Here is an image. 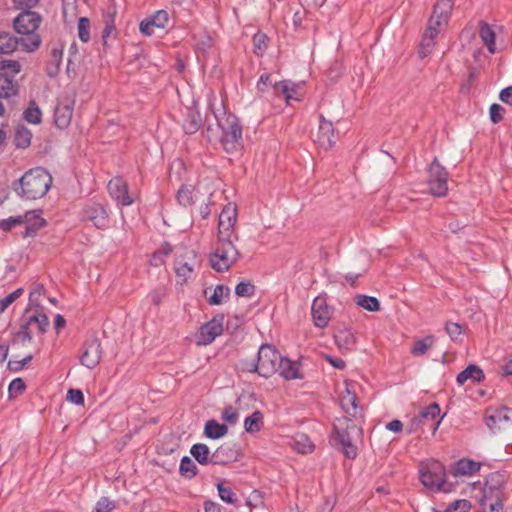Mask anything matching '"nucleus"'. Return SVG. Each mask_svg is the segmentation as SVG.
<instances>
[{
	"label": "nucleus",
	"instance_id": "17",
	"mask_svg": "<svg viewBox=\"0 0 512 512\" xmlns=\"http://www.w3.org/2000/svg\"><path fill=\"white\" fill-rule=\"evenodd\" d=\"M333 311L328 306L326 298L323 296H317L311 306V316L313 323L318 328H325L328 326Z\"/></svg>",
	"mask_w": 512,
	"mask_h": 512
},
{
	"label": "nucleus",
	"instance_id": "29",
	"mask_svg": "<svg viewBox=\"0 0 512 512\" xmlns=\"http://www.w3.org/2000/svg\"><path fill=\"white\" fill-rule=\"evenodd\" d=\"M185 119L182 128L185 134H195L201 127L202 119L199 112L194 108H186Z\"/></svg>",
	"mask_w": 512,
	"mask_h": 512
},
{
	"label": "nucleus",
	"instance_id": "11",
	"mask_svg": "<svg viewBox=\"0 0 512 512\" xmlns=\"http://www.w3.org/2000/svg\"><path fill=\"white\" fill-rule=\"evenodd\" d=\"M21 66L16 60H0V96L9 98L18 91L15 76L20 72Z\"/></svg>",
	"mask_w": 512,
	"mask_h": 512
},
{
	"label": "nucleus",
	"instance_id": "59",
	"mask_svg": "<svg viewBox=\"0 0 512 512\" xmlns=\"http://www.w3.org/2000/svg\"><path fill=\"white\" fill-rule=\"evenodd\" d=\"M25 387V383L21 378H15L10 382L8 391L11 396L18 395L25 390Z\"/></svg>",
	"mask_w": 512,
	"mask_h": 512
},
{
	"label": "nucleus",
	"instance_id": "41",
	"mask_svg": "<svg viewBox=\"0 0 512 512\" xmlns=\"http://www.w3.org/2000/svg\"><path fill=\"white\" fill-rule=\"evenodd\" d=\"M355 302L358 306L367 311L375 312L380 309V303L376 297L359 294L355 297Z\"/></svg>",
	"mask_w": 512,
	"mask_h": 512
},
{
	"label": "nucleus",
	"instance_id": "16",
	"mask_svg": "<svg viewBox=\"0 0 512 512\" xmlns=\"http://www.w3.org/2000/svg\"><path fill=\"white\" fill-rule=\"evenodd\" d=\"M102 357V348L98 339L91 338L83 344L79 361L88 369H94Z\"/></svg>",
	"mask_w": 512,
	"mask_h": 512
},
{
	"label": "nucleus",
	"instance_id": "36",
	"mask_svg": "<svg viewBox=\"0 0 512 512\" xmlns=\"http://www.w3.org/2000/svg\"><path fill=\"white\" fill-rule=\"evenodd\" d=\"M32 132L23 125L15 129L14 144L17 148H27L31 144Z\"/></svg>",
	"mask_w": 512,
	"mask_h": 512
},
{
	"label": "nucleus",
	"instance_id": "26",
	"mask_svg": "<svg viewBox=\"0 0 512 512\" xmlns=\"http://www.w3.org/2000/svg\"><path fill=\"white\" fill-rule=\"evenodd\" d=\"M334 340L341 351H352L356 347L357 338L350 328H340L334 334Z\"/></svg>",
	"mask_w": 512,
	"mask_h": 512
},
{
	"label": "nucleus",
	"instance_id": "40",
	"mask_svg": "<svg viewBox=\"0 0 512 512\" xmlns=\"http://www.w3.org/2000/svg\"><path fill=\"white\" fill-rule=\"evenodd\" d=\"M293 446L297 452L302 454L312 453L315 448L313 442L305 434L296 435Z\"/></svg>",
	"mask_w": 512,
	"mask_h": 512
},
{
	"label": "nucleus",
	"instance_id": "61",
	"mask_svg": "<svg viewBox=\"0 0 512 512\" xmlns=\"http://www.w3.org/2000/svg\"><path fill=\"white\" fill-rule=\"evenodd\" d=\"M222 419L230 424H235L238 420V413L232 406H227L222 412Z\"/></svg>",
	"mask_w": 512,
	"mask_h": 512
},
{
	"label": "nucleus",
	"instance_id": "5",
	"mask_svg": "<svg viewBox=\"0 0 512 512\" xmlns=\"http://www.w3.org/2000/svg\"><path fill=\"white\" fill-rule=\"evenodd\" d=\"M356 430H359L357 425L349 417L337 418L333 425L336 445L348 459L357 456V448L351 439V433Z\"/></svg>",
	"mask_w": 512,
	"mask_h": 512
},
{
	"label": "nucleus",
	"instance_id": "35",
	"mask_svg": "<svg viewBox=\"0 0 512 512\" xmlns=\"http://www.w3.org/2000/svg\"><path fill=\"white\" fill-rule=\"evenodd\" d=\"M435 338L433 335H427L424 338L416 339L413 346L411 347L410 353L414 357H419L428 352V350L434 345Z\"/></svg>",
	"mask_w": 512,
	"mask_h": 512
},
{
	"label": "nucleus",
	"instance_id": "28",
	"mask_svg": "<svg viewBox=\"0 0 512 512\" xmlns=\"http://www.w3.org/2000/svg\"><path fill=\"white\" fill-rule=\"evenodd\" d=\"M485 379L483 370L475 365L469 364L463 371H461L456 378L458 385L462 386L466 381L471 380L472 383H480Z\"/></svg>",
	"mask_w": 512,
	"mask_h": 512
},
{
	"label": "nucleus",
	"instance_id": "52",
	"mask_svg": "<svg viewBox=\"0 0 512 512\" xmlns=\"http://www.w3.org/2000/svg\"><path fill=\"white\" fill-rule=\"evenodd\" d=\"M289 82L290 80L274 81L273 93L277 97H282L287 102V95L289 94Z\"/></svg>",
	"mask_w": 512,
	"mask_h": 512
},
{
	"label": "nucleus",
	"instance_id": "13",
	"mask_svg": "<svg viewBox=\"0 0 512 512\" xmlns=\"http://www.w3.org/2000/svg\"><path fill=\"white\" fill-rule=\"evenodd\" d=\"M197 264V257L194 250L182 249L174 261V270L178 281L183 284L192 275Z\"/></svg>",
	"mask_w": 512,
	"mask_h": 512
},
{
	"label": "nucleus",
	"instance_id": "20",
	"mask_svg": "<svg viewBox=\"0 0 512 512\" xmlns=\"http://www.w3.org/2000/svg\"><path fill=\"white\" fill-rule=\"evenodd\" d=\"M74 99L65 96L58 100L54 112V122L59 129L67 128L72 120L74 110Z\"/></svg>",
	"mask_w": 512,
	"mask_h": 512
},
{
	"label": "nucleus",
	"instance_id": "2",
	"mask_svg": "<svg viewBox=\"0 0 512 512\" xmlns=\"http://www.w3.org/2000/svg\"><path fill=\"white\" fill-rule=\"evenodd\" d=\"M52 184L50 173L41 168L26 172L14 186L18 196L26 200H36L47 194Z\"/></svg>",
	"mask_w": 512,
	"mask_h": 512
},
{
	"label": "nucleus",
	"instance_id": "8",
	"mask_svg": "<svg viewBox=\"0 0 512 512\" xmlns=\"http://www.w3.org/2000/svg\"><path fill=\"white\" fill-rule=\"evenodd\" d=\"M282 355L269 344H262L257 353L256 365H252L253 370L265 378H268L278 372L281 366Z\"/></svg>",
	"mask_w": 512,
	"mask_h": 512
},
{
	"label": "nucleus",
	"instance_id": "25",
	"mask_svg": "<svg viewBox=\"0 0 512 512\" xmlns=\"http://www.w3.org/2000/svg\"><path fill=\"white\" fill-rule=\"evenodd\" d=\"M479 470L480 463L463 458L453 463L448 472V475H452L453 477L471 476Z\"/></svg>",
	"mask_w": 512,
	"mask_h": 512
},
{
	"label": "nucleus",
	"instance_id": "45",
	"mask_svg": "<svg viewBox=\"0 0 512 512\" xmlns=\"http://www.w3.org/2000/svg\"><path fill=\"white\" fill-rule=\"evenodd\" d=\"M79 39L86 43L90 40V21L87 17H81L77 25Z\"/></svg>",
	"mask_w": 512,
	"mask_h": 512
},
{
	"label": "nucleus",
	"instance_id": "32",
	"mask_svg": "<svg viewBox=\"0 0 512 512\" xmlns=\"http://www.w3.org/2000/svg\"><path fill=\"white\" fill-rule=\"evenodd\" d=\"M479 36L483 44L487 47L488 51L490 53H494L496 34L488 23L484 21L479 23Z\"/></svg>",
	"mask_w": 512,
	"mask_h": 512
},
{
	"label": "nucleus",
	"instance_id": "47",
	"mask_svg": "<svg viewBox=\"0 0 512 512\" xmlns=\"http://www.w3.org/2000/svg\"><path fill=\"white\" fill-rule=\"evenodd\" d=\"M255 286L252 282H240L235 287V293L239 297H247L250 298L255 294Z\"/></svg>",
	"mask_w": 512,
	"mask_h": 512
},
{
	"label": "nucleus",
	"instance_id": "55",
	"mask_svg": "<svg viewBox=\"0 0 512 512\" xmlns=\"http://www.w3.org/2000/svg\"><path fill=\"white\" fill-rule=\"evenodd\" d=\"M303 92L300 86L292 81L289 82V94L287 95V104L292 100L301 101L303 99Z\"/></svg>",
	"mask_w": 512,
	"mask_h": 512
},
{
	"label": "nucleus",
	"instance_id": "46",
	"mask_svg": "<svg viewBox=\"0 0 512 512\" xmlns=\"http://www.w3.org/2000/svg\"><path fill=\"white\" fill-rule=\"evenodd\" d=\"M45 293V288L42 284H35L29 293V306L35 308L41 307L40 298Z\"/></svg>",
	"mask_w": 512,
	"mask_h": 512
},
{
	"label": "nucleus",
	"instance_id": "4",
	"mask_svg": "<svg viewBox=\"0 0 512 512\" xmlns=\"http://www.w3.org/2000/svg\"><path fill=\"white\" fill-rule=\"evenodd\" d=\"M220 134L217 136L222 148L229 154L240 151L243 148L242 126L239 119L223 112L217 115L213 112Z\"/></svg>",
	"mask_w": 512,
	"mask_h": 512
},
{
	"label": "nucleus",
	"instance_id": "6",
	"mask_svg": "<svg viewBox=\"0 0 512 512\" xmlns=\"http://www.w3.org/2000/svg\"><path fill=\"white\" fill-rule=\"evenodd\" d=\"M447 473L444 465L438 460H430L420 469V480L425 487L436 488L439 491L449 492L451 485L447 482Z\"/></svg>",
	"mask_w": 512,
	"mask_h": 512
},
{
	"label": "nucleus",
	"instance_id": "14",
	"mask_svg": "<svg viewBox=\"0 0 512 512\" xmlns=\"http://www.w3.org/2000/svg\"><path fill=\"white\" fill-rule=\"evenodd\" d=\"M49 319L47 315L43 312V308H36L33 314L27 315L21 324L19 334L23 337V339L30 340L32 338V330L30 327L35 325L37 327V331L40 334H44L49 327Z\"/></svg>",
	"mask_w": 512,
	"mask_h": 512
},
{
	"label": "nucleus",
	"instance_id": "18",
	"mask_svg": "<svg viewBox=\"0 0 512 512\" xmlns=\"http://www.w3.org/2000/svg\"><path fill=\"white\" fill-rule=\"evenodd\" d=\"M108 192L119 206H130L134 203V197L129 194L127 184L121 177L109 181Z\"/></svg>",
	"mask_w": 512,
	"mask_h": 512
},
{
	"label": "nucleus",
	"instance_id": "7",
	"mask_svg": "<svg viewBox=\"0 0 512 512\" xmlns=\"http://www.w3.org/2000/svg\"><path fill=\"white\" fill-rule=\"evenodd\" d=\"M79 219L99 230H106L110 226L109 211L103 203L98 201L85 203L79 212Z\"/></svg>",
	"mask_w": 512,
	"mask_h": 512
},
{
	"label": "nucleus",
	"instance_id": "56",
	"mask_svg": "<svg viewBox=\"0 0 512 512\" xmlns=\"http://www.w3.org/2000/svg\"><path fill=\"white\" fill-rule=\"evenodd\" d=\"M470 507L468 500H456L444 512H468Z\"/></svg>",
	"mask_w": 512,
	"mask_h": 512
},
{
	"label": "nucleus",
	"instance_id": "37",
	"mask_svg": "<svg viewBox=\"0 0 512 512\" xmlns=\"http://www.w3.org/2000/svg\"><path fill=\"white\" fill-rule=\"evenodd\" d=\"M179 473L185 479H192L197 476L199 469L190 457L184 456L180 461Z\"/></svg>",
	"mask_w": 512,
	"mask_h": 512
},
{
	"label": "nucleus",
	"instance_id": "64",
	"mask_svg": "<svg viewBox=\"0 0 512 512\" xmlns=\"http://www.w3.org/2000/svg\"><path fill=\"white\" fill-rule=\"evenodd\" d=\"M499 98L502 102L512 106V86L502 89Z\"/></svg>",
	"mask_w": 512,
	"mask_h": 512
},
{
	"label": "nucleus",
	"instance_id": "24",
	"mask_svg": "<svg viewBox=\"0 0 512 512\" xmlns=\"http://www.w3.org/2000/svg\"><path fill=\"white\" fill-rule=\"evenodd\" d=\"M222 332V320L213 318L201 326L198 336V343L203 345L210 344L215 340L217 336L221 335Z\"/></svg>",
	"mask_w": 512,
	"mask_h": 512
},
{
	"label": "nucleus",
	"instance_id": "49",
	"mask_svg": "<svg viewBox=\"0 0 512 512\" xmlns=\"http://www.w3.org/2000/svg\"><path fill=\"white\" fill-rule=\"evenodd\" d=\"M177 200L183 206H188L193 203V189L191 187L183 186L177 192Z\"/></svg>",
	"mask_w": 512,
	"mask_h": 512
},
{
	"label": "nucleus",
	"instance_id": "44",
	"mask_svg": "<svg viewBox=\"0 0 512 512\" xmlns=\"http://www.w3.org/2000/svg\"><path fill=\"white\" fill-rule=\"evenodd\" d=\"M216 486L222 501L233 505L237 504L238 498L230 487L224 486L222 482H218Z\"/></svg>",
	"mask_w": 512,
	"mask_h": 512
},
{
	"label": "nucleus",
	"instance_id": "43",
	"mask_svg": "<svg viewBox=\"0 0 512 512\" xmlns=\"http://www.w3.org/2000/svg\"><path fill=\"white\" fill-rule=\"evenodd\" d=\"M160 15V10L155 11L154 15L145 18L140 23V31L142 34L150 36L154 32V28H159L160 23L157 22V17Z\"/></svg>",
	"mask_w": 512,
	"mask_h": 512
},
{
	"label": "nucleus",
	"instance_id": "3",
	"mask_svg": "<svg viewBox=\"0 0 512 512\" xmlns=\"http://www.w3.org/2000/svg\"><path fill=\"white\" fill-rule=\"evenodd\" d=\"M32 8L21 9L22 12L14 19V28L22 37L20 45L26 52H34L41 44L37 30L42 21L41 16L31 11Z\"/></svg>",
	"mask_w": 512,
	"mask_h": 512
},
{
	"label": "nucleus",
	"instance_id": "34",
	"mask_svg": "<svg viewBox=\"0 0 512 512\" xmlns=\"http://www.w3.org/2000/svg\"><path fill=\"white\" fill-rule=\"evenodd\" d=\"M264 423L263 413L259 410L254 411L244 420V429L247 433L254 434L259 432Z\"/></svg>",
	"mask_w": 512,
	"mask_h": 512
},
{
	"label": "nucleus",
	"instance_id": "57",
	"mask_svg": "<svg viewBox=\"0 0 512 512\" xmlns=\"http://www.w3.org/2000/svg\"><path fill=\"white\" fill-rule=\"evenodd\" d=\"M503 112L504 108L501 105L497 103L492 104L489 109L491 122L494 124L501 122L503 119Z\"/></svg>",
	"mask_w": 512,
	"mask_h": 512
},
{
	"label": "nucleus",
	"instance_id": "21",
	"mask_svg": "<svg viewBox=\"0 0 512 512\" xmlns=\"http://www.w3.org/2000/svg\"><path fill=\"white\" fill-rule=\"evenodd\" d=\"M319 127L315 138V143L324 150L331 149L336 143V137L332 122L325 119L323 115L319 117Z\"/></svg>",
	"mask_w": 512,
	"mask_h": 512
},
{
	"label": "nucleus",
	"instance_id": "19",
	"mask_svg": "<svg viewBox=\"0 0 512 512\" xmlns=\"http://www.w3.org/2000/svg\"><path fill=\"white\" fill-rule=\"evenodd\" d=\"M241 453L236 443L224 442L212 452L213 465L225 466L238 461Z\"/></svg>",
	"mask_w": 512,
	"mask_h": 512
},
{
	"label": "nucleus",
	"instance_id": "63",
	"mask_svg": "<svg viewBox=\"0 0 512 512\" xmlns=\"http://www.w3.org/2000/svg\"><path fill=\"white\" fill-rule=\"evenodd\" d=\"M267 36L262 33H257L253 37L254 47L256 50H264L267 48Z\"/></svg>",
	"mask_w": 512,
	"mask_h": 512
},
{
	"label": "nucleus",
	"instance_id": "50",
	"mask_svg": "<svg viewBox=\"0 0 512 512\" xmlns=\"http://www.w3.org/2000/svg\"><path fill=\"white\" fill-rule=\"evenodd\" d=\"M445 331L452 341H458L464 331V328L457 322L448 321L445 325Z\"/></svg>",
	"mask_w": 512,
	"mask_h": 512
},
{
	"label": "nucleus",
	"instance_id": "27",
	"mask_svg": "<svg viewBox=\"0 0 512 512\" xmlns=\"http://www.w3.org/2000/svg\"><path fill=\"white\" fill-rule=\"evenodd\" d=\"M484 420L490 430L496 431L501 428L503 422L509 421L510 417L506 408L488 409L486 410Z\"/></svg>",
	"mask_w": 512,
	"mask_h": 512
},
{
	"label": "nucleus",
	"instance_id": "12",
	"mask_svg": "<svg viewBox=\"0 0 512 512\" xmlns=\"http://www.w3.org/2000/svg\"><path fill=\"white\" fill-rule=\"evenodd\" d=\"M33 219H35V223L27 226L24 234L25 237H29L35 234L37 229L44 226L45 224V220L41 218L35 211L27 212L25 215H18L15 217H9L7 219L1 220L0 230L8 232L12 230L15 226L21 225L23 223H28Z\"/></svg>",
	"mask_w": 512,
	"mask_h": 512
},
{
	"label": "nucleus",
	"instance_id": "15",
	"mask_svg": "<svg viewBox=\"0 0 512 512\" xmlns=\"http://www.w3.org/2000/svg\"><path fill=\"white\" fill-rule=\"evenodd\" d=\"M439 415L440 407L438 403L434 402L422 409L420 414L412 419V424H416V426H422V431H424V428L427 427L432 431V434H435L443 418L440 417L438 419Z\"/></svg>",
	"mask_w": 512,
	"mask_h": 512
},
{
	"label": "nucleus",
	"instance_id": "53",
	"mask_svg": "<svg viewBox=\"0 0 512 512\" xmlns=\"http://www.w3.org/2000/svg\"><path fill=\"white\" fill-rule=\"evenodd\" d=\"M116 508V502L108 497H101L95 506V512H112Z\"/></svg>",
	"mask_w": 512,
	"mask_h": 512
},
{
	"label": "nucleus",
	"instance_id": "54",
	"mask_svg": "<svg viewBox=\"0 0 512 512\" xmlns=\"http://www.w3.org/2000/svg\"><path fill=\"white\" fill-rule=\"evenodd\" d=\"M434 46H435V41L422 36V39H421V42L419 45V50H418L419 57L422 59L427 57L429 54H431Z\"/></svg>",
	"mask_w": 512,
	"mask_h": 512
},
{
	"label": "nucleus",
	"instance_id": "60",
	"mask_svg": "<svg viewBox=\"0 0 512 512\" xmlns=\"http://www.w3.org/2000/svg\"><path fill=\"white\" fill-rule=\"evenodd\" d=\"M32 360V355H27L21 360H10L8 367L10 370L19 371L23 369Z\"/></svg>",
	"mask_w": 512,
	"mask_h": 512
},
{
	"label": "nucleus",
	"instance_id": "48",
	"mask_svg": "<svg viewBox=\"0 0 512 512\" xmlns=\"http://www.w3.org/2000/svg\"><path fill=\"white\" fill-rule=\"evenodd\" d=\"M214 46V40L213 38L204 33L199 36V38L196 41V48L198 51H201L203 54L208 53Z\"/></svg>",
	"mask_w": 512,
	"mask_h": 512
},
{
	"label": "nucleus",
	"instance_id": "38",
	"mask_svg": "<svg viewBox=\"0 0 512 512\" xmlns=\"http://www.w3.org/2000/svg\"><path fill=\"white\" fill-rule=\"evenodd\" d=\"M20 44V40L8 32L0 33V54L12 53Z\"/></svg>",
	"mask_w": 512,
	"mask_h": 512
},
{
	"label": "nucleus",
	"instance_id": "30",
	"mask_svg": "<svg viewBox=\"0 0 512 512\" xmlns=\"http://www.w3.org/2000/svg\"><path fill=\"white\" fill-rule=\"evenodd\" d=\"M191 456L203 466L213 465L212 452L204 443H196L190 448Z\"/></svg>",
	"mask_w": 512,
	"mask_h": 512
},
{
	"label": "nucleus",
	"instance_id": "9",
	"mask_svg": "<svg viewBox=\"0 0 512 512\" xmlns=\"http://www.w3.org/2000/svg\"><path fill=\"white\" fill-rule=\"evenodd\" d=\"M453 7V0H439L434 5L432 15L423 36L435 41L441 28L448 24Z\"/></svg>",
	"mask_w": 512,
	"mask_h": 512
},
{
	"label": "nucleus",
	"instance_id": "51",
	"mask_svg": "<svg viewBox=\"0 0 512 512\" xmlns=\"http://www.w3.org/2000/svg\"><path fill=\"white\" fill-rule=\"evenodd\" d=\"M23 292L24 290L22 288H18L6 297L0 299V314L3 313L14 301H16Z\"/></svg>",
	"mask_w": 512,
	"mask_h": 512
},
{
	"label": "nucleus",
	"instance_id": "58",
	"mask_svg": "<svg viewBox=\"0 0 512 512\" xmlns=\"http://www.w3.org/2000/svg\"><path fill=\"white\" fill-rule=\"evenodd\" d=\"M67 400L75 405H83L84 395L79 389H69L67 392Z\"/></svg>",
	"mask_w": 512,
	"mask_h": 512
},
{
	"label": "nucleus",
	"instance_id": "62",
	"mask_svg": "<svg viewBox=\"0 0 512 512\" xmlns=\"http://www.w3.org/2000/svg\"><path fill=\"white\" fill-rule=\"evenodd\" d=\"M273 84L274 82L272 81V76L271 74H262L260 76V79L257 83V89L260 91V92H265L266 91V88L268 86H270L271 88H273Z\"/></svg>",
	"mask_w": 512,
	"mask_h": 512
},
{
	"label": "nucleus",
	"instance_id": "31",
	"mask_svg": "<svg viewBox=\"0 0 512 512\" xmlns=\"http://www.w3.org/2000/svg\"><path fill=\"white\" fill-rule=\"evenodd\" d=\"M278 372L286 380L301 379L302 375L299 369V363L293 362L287 358L282 357L281 366Z\"/></svg>",
	"mask_w": 512,
	"mask_h": 512
},
{
	"label": "nucleus",
	"instance_id": "1",
	"mask_svg": "<svg viewBox=\"0 0 512 512\" xmlns=\"http://www.w3.org/2000/svg\"><path fill=\"white\" fill-rule=\"evenodd\" d=\"M237 217V206L231 203L224 206L219 215L217 244L209 256L210 266L217 272L228 271L240 258L235 246V241L239 239L235 231Z\"/></svg>",
	"mask_w": 512,
	"mask_h": 512
},
{
	"label": "nucleus",
	"instance_id": "39",
	"mask_svg": "<svg viewBox=\"0 0 512 512\" xmlns=\"http://www.w3.org/2000/svg\"><path fill=\"white\" fill-rule=\"evenodd\" d=\"M23 119L30 124H40L42 121V112L35 101H31L23 112Z\"/></svg>",
	"mask_w": 512,
	"mask_h": 512
},
{
	"label": "nucleus",
	"instance_id": "42",
	"mask_svg": "<svg viewBox=\"0 0 512 512\" xmlns=\"http://www.w3.org/2000/svg\"><path fill=\"white\" fill-rule=\"evenodd\" d=\"M230 288L225 285H217L214 288L213 294L209 297L208 303L210 305H220L223 302L224 298H228L230 296Z\"/></svg>",
	"mask_w": 512,
	"mask_h": 512
},
{
	"label": "nucleus",
	"instance_id": "33",
	"mask_svg": "<svg viewBox=\"0 0 512 512\" xmlns=\"http://www.w3.org/2000/svg\"><path fill=\"white\" fill-rule=\"evenodd\" d=\"M228 433V427L225 424L218 423L215 419L208 420L204 427V435L207 438L216 440Z\"/></svg>",
	"mask_w": 512,
	"mask_h": 512
},
{
	"label": "nucleus",
	"instance_id": "10",
	"mask_svg": "<svg viewBox=\"0 0 512 512\" xmlns=\"http://www.w3.org/2000/svg\"><path fill=\"white\" fill-rule=\"evenodd\" d=\"M427 185L429 192L435 197H445L448 193V172L437 158L427 168Z\"/></svg>",
	"mask_w": 512,
	"mask_h": 512
},
{
	"label": "nucleus",
	"instance_id": "23",
	"mask_svg": "<svg viewBox=\"0 0 512 512\" xmlns=\"http://www.w3.org/2000/svg\"><path fill=\"white\" fill-rule=\"evenodd\" d=\"M341 408L350 419H358L363 417V408L359 405V399L355 392L348 388L340 396Z\"/></svg>",
	"mask_w": 512,
	"mask_h": 512
},
{
	"label": "nucleus",
	"instance_id": "22",
	"mask_svg": "<svg viewBox=\"0 0 512 512\" xmlns=\"http://www.w3.org/2000/svg\"><path fill=\"white\" fill-rule=\"evenodd\" d=\"M480 507L481 512H503V499L500 490L494 489L487 483Z\"/></svg>",
	"mask_w": 512,
	"mask_h": 512
}]
</instances>
